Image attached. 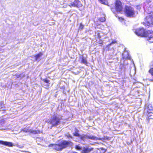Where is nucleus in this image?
<instances>
[{"label":"nucleus","instance_id":"f257e3e1","mask_svg":"<svg viewBox=\"0 0 153 153\" xmlns=\"http://www.w3.org/2000/svg\"><path fill=\"white\" fill-rule=\"evenodd\" d=\"M73 143L70 141L63 140L58 144H51L49 147H52L53 149L58 151H61L63 149L68 146H72Z\"/></svg>","mask_w":153,"mask_h":153},{"label":"nucleus","instance_id":"f03ea898","mask_svg":"<svg viewBox=\"0 0 153 153\" xmlns=\"http://www.w3.org/2000/svg\"><path fill=\"white\" fill-rule=\"evenodd\" d=\"M135 33L138 36L146 37L148 40H150L153 38V31L152 30L146 31L143 28L137 29L135 30Z\"/></svg>","mask_w":153,"mask_h":153},{"label":"nucleus","instance_id":"7ed1b4c3","mask_svg":"<svg viewBox=\"0 0 153 153\" xmlns=\"http://www.w3.org/2000/svg\"><path fill=\"white\" fill-rule=\"evenodd\" d=\"M125 13L126 16L128 17H133L135 13L133 8L130 6L126 7Z\"/></svg>","mask_w":153,"mask_h":153},{"label":"nucleus","instance_id":"20e7f679","mask_svg":"<svg viewBox=\"0 0 153 153\" xmlns=\"http://www.w3.org/2000/svg\"><path fill=\"white\" fill-rule=\"evenodd\" d=\"M67 4L70 7H78L81 5L80 2L78 0H68Z\"/></svg>","mask_w":153,"mask_h":153},{"label":"nucleus","instance_id":"39448f33","mask_svg":"<svg viewBox=\"0 0 153 153\" xmlns=\"http://www.w3.org/2000/svg\"><path fill=\"white\" fill-rule=\"evenodd\" d=\"M81 137L82 138V140L83 141L86 140L88 139L94 140H101L100 138H97L96 136L89 134H87L86 135L83 134L82 136H81Z\"/></svg>","mask_w":153,"mask_h":153},{"label":"nucleus","instance_id":"423d86ee","mask_svg":"<svg viewBox=\"0 0 153 153\" xmlns=\"http://www.w3.org/2000/svg\"><path fill=\"white\" fill-rule=\"evenodd\" d=\"M59 123V119L56 116H54L51 121V123L53 126H56Z\"/></svg>","mask_w":153,"mask_h":153},{"label":"nucleus","instance_id":"0eeeda50","mask_svg":"<svg viewBox=\"0 0 153 153\" xmlns=\"http://www.w3.org/2000/svg\"><path fill=\"white\" fill-rule=\"evenodd\" d=\"M115 8L117 11V12H120L122 11V3L120 1L117 0L116 1L115 3Z\"/></svg>","mask_w":153,"mask_h":153},{"label":"nucleus","instance_id":"6e6552de","mask_svg":"<svg viewBox=\"0 0 153 153\" xmlns=\"http://www.w3.org/2000/svg\"><path fill=\"white\" fill-rule=\"evenodd\" d=\"M22 131L24 132H30L34 134H39L40 133V131L39 130L30 129L28 128L23 129H22Z\"/></svg>","mask_w":153,"mask_h":153},{"label":"nucleus","instance_id":"1a4fd4ad","mask_svg":"<svg viewBox=\"0 0 153 153\" xmlns=\"http://www.w3.org/2000/svg\"><path fill=\"white\" fill-rule=\"evenodd\" d=\"M93 148L91 147H83L82 149L81 153H89L92 151Z\"/></svg>","mask_w":153,"mask_h":153},{"label":"nucleus","instance_id":"9d476101","mask_svg":"<svg viewBox=\"0 0 153 153\" xmlns=\"http://www.w3.org/2000/svg\"><path fill=\"white\" fill-rule=\"evenodd\" d=\"M1 144L9 147H12L13 146V144L10 142L1 141Z\"/></svg>","mask_w":153,"mask_h":153},{"label":"nucleus","instance_id":"9b49d317","mask_svg":"<svg viewBox=\"0 0 153 153\" xmlns=\"http://www.w3.org/2000/svg\"><path fill=\"white\" fill-rule=\"evenodd\" d=\"M123 56L124 59H130L131 58L128 53L126 51H125L123 54Z\"/></svg>","mask_w":153,"mask_h":153},{"label":"nucleus","instance_id":"f8f14e48","mask_svg":"<svg viewBox=\"0 0 153 153\" xmlns=\"http://www.w3.org/2000/svg\"><path fill=\"white\" fill-rule=\"evenodd\" d=\"M42 56V53H40L35 56V59L36 61H39L40 60V58Z\"/></svg>","mask_w":153,"mask_h":153},{"label":"nucleus","instance_id":"ddd939ff","mask_svg":"<svg viewBox=\"0 0 153 153\" xmlns=\"http://www.w3.org/2000/svg\"><path fill=\"white\" fill-rule=\"evenodd\" d=\"M81 63L85 64H86L87 63L86 59L85 58H84L83 56H82V57Z\"/></svg>","mask_w":153,"mask_h":153},{"label":"nucleus","instance_id":"4468645a","mask_svg":"<svg viewBox=\"0 0 153 153\" xmlns=\"http://www.w3.org/2000/svg\"><path fill=\"white\" fill-rule=\"evenodd\" d=\"M73 134L74 136L78 137L80 139L82 140V138H81V136H82V135H80L77 132H75Z\"/></svg>","mask_w":153,"mask_h":153},{"label":"nucleus","instance_id":"2eb2a0df","mask_svg":"<svg viewBox=\"0 0 153 153\" xmlns=\"http://www.w3.org/2000/svg\"><path fill=\"white\" fill-rule=\"evenodd\" d=\"M4 102L3 101H1L0 102V106H1V109L2 110H4V108L3 107L1 106H2L4 105Z\"/></svg>","mask_w":153,"mask_h":153},{"label":"nucleus","instance_id":"dca6fc26","mask_svg":"<svg viewBox=\"0 0 153 153\" xmlns=\"http://www.w3.org/2000/svg\"><path fill=\"white\" fill-rule=\"evenodd\" d=\"M100 21L101 22H103L105 21V17H101L100 18Z\"/></svg>","mask_w":153,"mask_h":153},{"label":"nucleus","instance_id":"f3484780","mask_svg":"<svg viewBox=\"0 0 153 153\" xmlns=\"http://www.w3.org/2000/svg\"><path fill=\"white\" fill-rule=\"evenodd\" d=\"M150 114V113H149V117H148V119L149 120H150L151 119H153V115H151Z\"/></svg>","mask_w":153,"mask_h":153},{"label":"nucleus","instance_id":"a211bd4d","mask_svg":"<svg viewBox=\"0 0 153 153\" xmlns=\"http://www.w3.org/2000/svg\"><path fill=\"white\" fill-rule=\"evenodd\" d=\"M148 109L150 111L152 110L153 109V108L152 106V105L151 104H149L148 105Z\"/></svg>","mask_w":153,"mask_h":153},{"label":"nucleus","instance_id":"6ab92c4d","mask_svg":"<svg viewBox=\"0 0 153 153\" xmlns=\"http://www.w3.org/2000/svg\"><path fill=\"white\" fill-rule=\"evenodd\" d=\"M100 2L102 4H106L107 3V0H100Z\"/></svg>","mask_w":153,"mask_h":153},{"label":"nucleus","instance_id":"aec40b11","mask_svg":"<svg viewBox=\"0 0 153 153\" xmlns=\"http://www.w3.org/2000/svg\"><path fill=\"white\" fill-rule=\"evenodd\" d=\"M75 148L78 150H80L82 149V148L78 145H76L75 146Z\"/></svg>","mask_w":153,"mask_h":153},{"label":"nucleus","instance_id":"412c9836","mask_svg":"<svg viewBox=\"0 0 153 153\" xmlns=\"http://www.w3.org/2000/svg\"><path fill=\"white\" fill-rule=\"evenodd\" d=\"M116 42V41H115L113 40L111 43L110 44H109V45H107V47H109V46H110L111 45H112V44H113L114 43H115Z\"/></svg>","mask_w":153,"mask_h":153},{"label":"nucleus","instance_id":"4be33fe9","mask_svg":"<svg viewBox=\"0 0 153 153\" xmlns=\"http://www.w3.org/2000/svg\"><path fill=\"white\" fill-rule=\"evenodd\" d=\"M84 27V26L81 23L80 24L79 29V30H82Z\"/></svg>","mask_w":153,"mask_h":153},{"label":"nucleus","instance_id":"5701e85b","mask_svg":"<svg viewBox=\"0 0 153 153\" xmlns=\"http://www.w3.org/2000/svg\"><path fill=\"white\" fill-rule=\"evenodd\" d=\"M66 136L68 137V138H72L73 137L71 136V135L69 134H66Z\"/></svg>","mask_w":153,"mask_h":153},{"label":"nucleus","instance_id":"b1692460","mask_svg":"<svg viewBox=\"0 0 153 153\" xmlns=\"http://www.w3.org/2000/svg\"><path fill=\"white\" fill-rule=\"evenodd\" d=\"M45 82H46V83H48L49 82V80H48L47 79H45Z\"/></svg>","mask_w":153,"mask_h":153},{"label":"nucleus","instance_id":"393cba45","mask_svg":"<svg viewBox=\"0 0 153 153\" xmlns=\"http://www.w3.org/2000/svg\"><path fill=\"white\" fill-rule=\"evenodd\" d=\"M151 65L152 66H153V61L151 63Z\"/></svg>","mask_w":153,"mask_h":153},{"label":"nucleus","instance_id":"a878e982","mask_svg":"<svg viewBox=\"0 0 153 153\" xmlns=\"http://www.w3.org/2000/svg\"><path fill=\"white\" fill-rule=\"evenodd\" d=\"M22 152H26V151H22ZM28 153H29V152H28Z\"/></svg>","mask_w":153,"mask_h":153},{"label":"nucleus","instance_id":"bb28decb","mask_svg":"<svg viewBox=\"0 0 153 153\" xmlns=\"http://www.w3.org/2000/svg\"><path fill=\"white\" fill-rule=\"evenodd\" d=\"M1 140H0V144H1Z\"/></svg>","mask_w":153,"mask_h":153},{"label":"nucleus","instance_id":"cd10ccee","mask_svg":"<svg viewBox=\"0 0 153 153\" xmlns=\"http://www.w3.org/2000/svg\"><path fill=\"white\" fill-rule=\"evenodd\" d=\"M149 2H151V0H149Z\"/></svg>","mask_w":153,"mask_h":153},{"label":"nucleus","instance_id":"c85d7f7f","mask_svg":"<svg viewBox=\"0 0 153 153\" xmlns=\"http://www.w3.org/2000/svg\"><path fill=\"white\" fill-rule=\"evenodd\" d=\"M1 124H0V126H1Z\"/></svg>","mask_w":153,"mask_h":153}]
</instances>
